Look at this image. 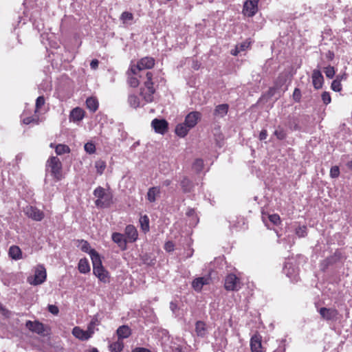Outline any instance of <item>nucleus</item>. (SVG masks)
<instances>
[{
	"label": "nucleus",
	"mask_w": 352,
	"mask_h": 352,
	"mask_svg": "<svg viewBox=\"0 0 352 352\" xmlns=\"http://www.w3.org/2000/svg\"><path fill=\"white\" fill-rule=\"evenodd\" d=\"M26 327L31 331L39 335H42L45 332V327L43 323L38 321L28 320L25 323Z\"/></svg>",
	"instance_id": "obj_17"
},
{
	"label": "nucleus",
	"mask_w": 352,
	"mask_h": 352,
	"mask_svg": "<svg viewBox=\"0 0 352 352\" xmlns=\"http://www.w3.org/2000/svg\"><path fill=\"white\" fill-rule=\"evenodd\" d=\"M46 170L51 175L59 181L62 179V163L58 157L55 156L50 157L46 162Z\"/></svg>",
	"instance_id": "obj_3"
},
{
	"label": "nucleus",
	"mask_w": 352,
	"mask_h": 352,
	"mask_svg": "<svg viewBox=\"0 0 352 352\" xmlns=\"http://www.w3.org/2000/svg\"><path fill=\"white\" fill-rule=\"evenodd\" d=\"M154 65V58L151 57H144L140 59L138 62L137 65L131 66V72L135 75H138L140 73L145 75L147 72H148V71L145 70L152 68Z\"/></svg>",
	"instance_id": "obj_5"
},
{
	"label": "nucleus",
	"mask_w": 352,
	"mask_h": 352,
	"mask_svg": "<svg viewBox=\"0 0 352 352\" xmlns=\"http://www.w3.org/2000/svg\"><path fill=\"white\" fill-rule=\"evenodd\" d=\"M8 254L10 257L15 261L22 258L21 250L16 245H12L10 247Z\"/></svg>",
	"instance_id": "obj_27"
},
{
	"label": "nucleus",
	"mask_w": 352,
	"mask_h": 352,
	"mask_svg": "<svg viewBox=\"0 0 352 352\" xmlns=\"http://www.w3.org/2000/svg\"><path fill=\"white\" fill-rule=\"evenodd\" d=\"M249 44H250V43H248V42H244V43H243L240 44V45H239V48L240 51H241H241H244L246 48H248V47Z\"/></svg>",
	"instance_id": "obj_55"
},
{
	"label": "nucleus",
	"mask_w": 352,
	"mask_h": 352,
	"mask_svg": "<svg viewBox=\"0 0 352 352\" xmlns=\"http://www.w3.org/2000/svg\"><path fill=\"white\" fill-rule=\"evenodd\" d=\"M171 182L168 179H166L165 181L163 182V185L165 186H168L170 184Z\"/></svg>",
	"instance_id": "obj_59"
},
{
	"label": "nucleus",
	"mask_w": 352,
	"mask_h": 352,
	"mask_svg": "<svg viewBox=\"0 0 352 352\" xmlns=\"http://www.w3.org/2000/svg\"><path fill=\"white\" fill-rule=\"evenodd\" d=\"M240 279L234 274H228L225 279V288L228 291H237L241 287Z\"/></svg>",
	"instance_id": "obj_9"
},
{
	"label": "nucleus",
	"mask_w": 352,
	"mask_h": 352,
	"mask_svg": "<svg viewBox=\"0 0 352 352\" xmlns=\"http://www.w3.org/2000/svg\"><path fill=\"white\" fill-rule=\"evenodd\" d=\"M267 137V132L265 129H263L259 134V139L260 140H264Z\"/></svg>",
	"instance_id": "obj_54"
},
{
	"label": "nucleus",
	"mask_w": 352,
	"mask_h": 352,
	"mask_svg": "<svg viewBox=\"0 0 352 352\" xmlns=\"http://www.w3.org/2000/svg\"><path fill=\"white\" fill-rule=\"evenodd\" d=\"M151 126L153 128L155 133L164 135L168 129V123L164 119H154L151 122Z\"/></svg>",
	"instance_id": "obj_13"
},
{
	"label": "nucleus",
	"mask_w": 352,
	"mask_h": 352,
	"mask_svg": "<svg viewBox=\"0 0 352 352\" xmlns=\"http://www.w3.org/2000/svg\"><path fill=\"white\" fill-rule=\"evenodd\" d=\"M55 151L57 155H62L64 153H68L70 149L68 146L65 144H58L55 148Z\"/></svg>",
	"instance_id": "obj_39"
},
{
	"label": "nucleus",
	"mask_w": 352,
	"mask_h": 352,
	"mask_svg": "<svg viewBox=\"0 0 352 352\" xmlns=\"http://www.w3.org/2000/svg\"><path fill=\"white\" fill-rule=\"evenodd\" d=\"M78 268L79 272L82 274L88 273L90 271V266L88 260L87 258H81L79 261Z\"/></svg>",
	"instance_id": "obj_30"
},
{
	"label": "nucleus",
	"mask_w": 352,
	"mask_h": 352,
	"mask_svg": "<svg viewBox=\"0 0 352 352\" xmlns=\"http://www.w3.org/2000/svg\"><path fill=\"white\" fill-rule=\"evenodd\" d=\"M90 352H98V349L96 348H93Z\"/></svg>",
	"instance_id": "obj_64"
},
{
	"label": "nucleus",
	"mask_w": 352,
	"mask_h": 352,
	"mask_svg": "<svg viewBox=\"0 0 352 352\" xmlns=\"http://www.w3.org/2000/svg\"><path fill=\"white\" fill-rule=\"evenodd\" d=\"M111 352H121L124 348L122 340H118L116 342H112L109 346Z\"/></svg>",
	"instance_id": "obj_33"
},
{
	"label": "nucleus",
	"mask_w": 352,
	"mask_h": 352,
	"mask_svg": "<svg viewBox=\"0 0 352 352\" xmlns=\"http://www.w3.org/2000/svg\"><path fill=\"white\" fill-rule=\"evenodd\" d=\"M92 265L94 274L99 279L100 281L107 283L110 281L109 272L102 266L101 258L94 256Z\"/></svg>",
	"instance_id": "obj_4"
},
{
	"label": "nucleus",
	"mask_w": 352,
	"mask_h": 352,
	"mask_svg": "<svg viewBox=\"0 0 352 352\" xmlns=\"http://www.w3.org/2000/svg\"><path fill=\"white\" fill-rule=\"evenodd\" d=\"M250 348L252 352H263L261 337L259 335H254L250 340Z\"/></svg>",
	"instance_id": "obj_20"
},
{
	"label": "nucleus",
	"mask_w": 352,
	"mask_h": 352,
	"mask_svg": "<svg viewBox=\"0 0 352 352\" xmlns=\"http://www.w3.org/2000/svg\"><path fill=\"white\" fill-rule=\"evenodd\" d=\"M80 247L82 252H86L89 254L91 261H93V258L94 256L96 257H100V254L94 250L92 249L89 245V243L85 240H81L80 241Z\"/></svg>",
	"instance_id": "obj_21"
},
{
	"label": "nucleus",
	"mask_w": 352,
	"mask_h": 352,
	"mask_svg": "<svg viewBox=\"0 0 352 352\" xmlns=\"http://www.w3.org/2000/svg\"><path fill=\"white\" fill-rule=\"evenodd\" d=\"M195 331L198 336H205L207 333L206 324L202 321H197L195 324Z\"/></svg>",
	"instance_id": "obj_31"
},
{
	"label": "nucleus",
	"mask_w": 352,
	"mask_h": 352,
	"mask_svg": "<svg viewBox=\"0 0 352 352\" xmlns=\"http://www.w3.org/2000/svg\"><path fill=\"white\" fill-rule=\"evenodd\" d=\"M99 61L97 59H94L90 63V67L92 69H96L98 67Z\"/></svg>",
	"instance_id": "obj_53"
},
{
	"label": "nucleus",
	"mask_w": 352,
	"mask_h": 352,
	"mask_svg": "<svg viewBox=\"0 0 352 352\" xmlns=\"http://www.w3.org/2000/svg\"><path fill=\"white\" fill-rule=\"evenodd\" d=\"M228 108L229 106L227 104H219L215 107L214 115L219 118H223L227 114Z\"/></svg>",
	"instance_id": "obj_28"
},
{
	"label": "nucleus",
	"mask_w": 352,
	"mask_h": 352,
	"mask_svg": "<svg viewBox=\"0 0 352 352\" xmlns=\"http://www.w3.org/2000/svg\"><path fill=\"white\" fill-rule=\"evenodd\" d=\"M120 19L124 24L131 25L133 20V14L129 12H124L120 15Z\"/></svg>",
	"instance_id": "obj_34"
},
{
	"label": "nucleus",
	"mask_w": 352,
	"mask_h": 352,
	"mask_svg": "<svg viewBox=\"0 0 352 352\" xmlns=\"http://www.w3.org/2000/svg\"><path fill=\"white\" fill-rule=\"evenodd\" d=\"M117 336L119 340L128 338L131 335V329L127 325H122L118 327L116 331Z\"/></svg>",
	"instance_id": "obj_24"
},
{
	"label": "nucleus",
	"mask_w": 352,
	"mask_h": 352,
	"mask_svg": "<svg viewBox=\"0 0 352 352\" xmlns=\"http://www.w3.org/2000/svg\"><path fill=\"white\" fill-rule=\"evenodd\" d=\"M106 166V162L102 160H98L95 162V168L98 175H102L104 173Z\"/></svg>",
	"instance_id": "obj_36"
},
{
	"label": "nucleus",
	"mask_w": 352,
	"mask_h": 352,
	"mask_svg": "<svg viewBox=\"0 0 352 352\" xmlns=\"http://www.w3.org/2000/svg\"><path fill=\"white\" fill-rule=\"evenodd\" d=\"M186 215L189 217H192V222L190 223V225H196L198 223L199 219L195 214V211L194 209H188L186 211Z\"/></svg>",
	"instance_id": "obj_41"
},
{
	"label": "nucleus",
	"mask_w": 352,
	"mask_h": 352,
	"mask_svg": "<svg viewBox=\"0 0 352 352\" xmlns=\"http://www.w3.org/2000/svg\"><path fill=\"white\" fill-rule=\"evenodd\" d=\"M239 52H241V51H240V50H239V45H237L236 46L235 50H234V51H232V54H233V55L236 56V55H237Z\"/></svg>",
	"instance_id": "obj_57"
},
{
	"label": "nucleus",
	"mask_w": 352,
	"mask_h": 352,
	"mask_svg": "<svg viewBox=\"0 0 352 352\" xmlns=\"http://www.w3.org/2000/svg\"><path fill=\"white\" fill-rule=\"evenodd\" d=\"M346 166L350 169H352V160L347 162Z\"/></svg>",
	"instance_id": "obj_61"
},
{
	"label": "nucleus",
	"mask_w": 352,
	"mask_h": 352,
	"mask_svg": "<svg viewBox=\"0 0 352 352\" xmlns=\"http://www.w3.org/2000/svg\"><path fill=\"white\" fill-rule=\"evenodd\" d=\"M296 234L299 237H304L307 235V227L303 226H299L296 229Z\"/></svg>",
	"instance_id": "obj_44"
},
{
	"label": "nucleus",
	"mask_w": 352,
	"mask_h": 352,
	"mask_svg": "<svg viewBox=\"0 0 352 352\" xmlns=\"http://www.w3.org/2000/svg\"><path fill=\"white\" fill-rule=\"evenodd\" d=\"M45 102V100L43 96H38L37 98L35 104V113L44 105ZM22 122L25 124H37L39 122V118L36 114L32 116L25 117V114L23 113L22 116Z\"/></svg>",
	"instance_id": "obj_8"
},
{
	"label": "nucleus",
	"mask_w": 352,
	"mask_h": 352,
	"mask_svg": "<svg viewBox=\"0 0 352 352\" xmlns=\"http://www.w3.org/2000/svg\"><path fill=\"white\" fill-rule=\"evenodd\" d=\"M84 148L89 154H94L96 152L95 144L91 141L87 142L84 146Z\"/></svg>",
	"instance_id": "obj_42"
},
{
	"label": "nucleus",
	"mask_w": 352,
	"mask_h": 352,
	"mask_svg": "<svg viewBox=\"0 0 352 352\" xmlns=\"http://www.w3.org/2000/svg\"><path fill=\"white\" fill-rule=\"evenodd\" d=\"M94 195L97 198L95 204L98 208H109L112 204V195L109 192H107L105 189L101 186L97 187L93 192Z\"/></svg>",
	"instance_id": "obj_2"
},
{
	"label": "nucleus",
	"mask_w": 352,
	"mask_h": 352,
	"mask_svg": "<svg viewBox=\"0 0 352 352\" xmlns=\"http://www.w3.org/2000/svg\"><path fill=\"white\" fill-rule=\"evenodd\" d=\"M85 111L80 107L74 108L70 113V120L74 122H79L83 119Z\"/></svg>",
	"instance_id": "obj_25"
},
{
	"label": "nucleus",
	"mask_w": 352,
	"mask_h": 352,
	"mask_svg": "<svg viewBox=\"0 0 352 352\" xmlns=\"http://www.w3.org/2000/svg\"><path fill=\"white\" fill-rule=\"evenodd\" d=\"M331 87L334 91L339 92L342 90V86L341 84V80L339 79V76H337L336 78L332 82Z\"/></svg>",
	"instance_id": "obj_40"
},
{
	"label": "nucleus",
	"mask_w": 352,
	"mask_h": 352,
	"mask_svg": "<svg viewBox=\"0 0 352 352\" xmlns=\"http://www.w3.org/2000/svg\"><path fill=\"white\" fill-rule=\"evenodd\" d=\"M47 278L46 270L43 265H37L34 267V276L28 277L27 281L32 285H38L43 283Z\"/></svg>",
	"instance_id": "obj_6"
},
{
	"label": "nucleus",
	"mask_w": 352,
	"mask_h": 352,
	"mask_svg": "<svg viewBox=\"0 0 352 352\" xmlns=\"http://www.w3.org/2000/svg\"><path fill=\"white\" fill-rule=\"evenodd\" d=\"M339 76V79H340L341 80L342 79H346V74H343L342 76Z\"/></svg>",
	"instance_id": "obj_62"
},
{
	"label": "nucleus",
	"mask_w": 352,
	"mask_h": 352,
	"mask_svg": "<svg viewBox=\"0 0 352 352\" xmlns=\"http://www.w3.org/2000/svg\"><path fill=\"white\" fill-rule=\"evenodd\" d=\"M274 135L278 140H284L286 138V133L283 129H278L274 131Z\"/></svg>",
	"instance_id": "obj_46"
},
{
	"label": "nucleus",
	"mask_w": 352,
	"mask_h": 352,
	"mask_svg": "<svg viewBox=\"0 0 352 352\" xmlns=\"http://www.w3.org/2000/svg\"><path fill=\"white\" fill-rule=\"evenodd\" d=\"M324 72L326 76L329 78H332L335 75V69L333 67L328 66L324 68Z\"/></svg>",
	"instance_id": "obj_43"
},
{
	"label": "nucleus",
	"mask_w": 352,
	"mask_h": 352,
	"mask_svg": "<svg viewBox=\"0 0 352 352\" xmlns=\"http://www.w3.org/2000/svg\"><path fill=\"white\" fill-rule=\"evenodd\" d=\"M259 0H246L244 3L243 13L245 16H253L258 11Z\"/></svg>",
	"instance_id": "obj_11"
},
{
	"label": "nucleus",
	"mask_w": 352,
	"mask_h": 352,
	"mask_svg": "<svg viewBox=\"0 0 352 352\" xmlns=\"http://www.w3.org/2000/svg\"><path fill=\"white\" fill-rule=\"evenodd\" d=\"M190 130V129L184 122H182L176 126L175 133L179 138H184Z\"/></svg>",
	"instance_id": "obj_26"
},
{
	"label": "nucleus",
	"mask_w": 352,
	"mask_h": 352,
	"mask_svg": "<svg viewBox=\"0 0 352 352\" xmlns=\"http://www.w3.org/2000/svg\"><path fill=\"white\" fill-rule=\"evenodd\" d=\"M321 317L326 320H335L338 316V311L336 309L322 307L319 309Z\"/></svg>",
	"instance_id": "obj_14"
},
{
	"label": "nucleus",
	"mask_w": 352,
	"mask_h": 352,
	"mask_svg": "<svg viewBox=\"0 0 352 352\" xmlns=\"http://www.w3.org/2000/svg\"><path fill=\"white\" fill-rule=\"evenodd\" d=\"M48 311L52 314L53 315H58L59 312V309L57 306L54 305H48Z\"/></svg>",
	"instance_id": "obj_49"
},
{
	"label": "nucleus",
	"mask_w": 352,
	"mask_h": 352,
	"mask_svg": "<svg viewBox=\"0 0 352 352\" xmlns=\"http://www.w3.org/2000/svg\"><path fill=\"white\" fill-rule=\"evenodd\" d=\"M0 311H2L3 314L6 316H8V314L9 312L7 309H6L3 307V306L1 304H0Z\"/></svg>",
	"instance_id": "obj_56"
},
{
	"label": "nucleus",
	"mask_w": 352,
	"mask_h": 352,
	"mask_svg": "<svg viewBox=\"0 0 352 352\" xmlns=\"http://www.w3.org/2000/svg\"><path fill=\"white\" fill-rule=\"evenodd\" d=\"M127 74H128V83L130 85V86H131L133 87H138L140 83V81L137 78L138 75L133 74L131 72V69L128 71ZM138 76L141 78V80L143 81V82L146 80V78L144 79V77L146 76V74L143 75L141 73H140L138 74Z\"/></svg>",
	"instance_id": "obj_22"
},
{
	"label": "nucleus",
	"mask_w": 352,
	"mask_h": 352,
	"mask_svg": "<svg viewBox=\"0 0 352 352\" xmlns=\"http://www.w3.org/2000/svg\"><path fill=\"white\" fill-rule=\"evenodd\" d=\"M340 175V169L337 166H332L330 170V176L332 178H337Z\"/></svg>",
	"instance_id": "obj_47"
},
{
	"label": "nucleus",
	"mask_w": 352,
	"mask_h": 352,
	"mask_svg": "<svg viewBox=\"0 0 352 352\" xmlns=\"http://www.w3.org/2000/svg\"><path fill=\"white\" fill-rule=\"evenodd\" d=\"M72 334L75 338L82 341H85L92 337L94 334V330L91 326L88 327V329L86 331L82 330L79 327H75L72 329Z\"/></svg>",
	"instance_id": "obj_10"
},
{
	"label": "nucleus",
	"mask_w": 352,
	"mask_h": 352,
	"mask_svg": "<svg viewBox=\"0 0 352 352\" xmlns=\"http://www.w3.org/2000/svg\"><path fill=\"white\" fill-rule=\"evenodd\" d=\"M221 344L223 346H226V340H221Z\"/></svg>",
	"instance_id": "obj_63"
},
{
	"label": "nucleus",
	"mask_w": 352,
	"mask_h": 352,
	"mask_svg": "<svg viewBox=\"0 0 352 352\" xmlns=\"http://www.w3.org/2000/svg\"><path fill=\"white\" fill-rule=\"evenodd\" d=\"M181 186L184 192H190L192 188V183L188 178L184 177L181 181Z\"/></svg>",
	"instance_id": "obj_37"
},
{
	"label": "nucleus",
	"mask_w": 352,
	"mask_h": 352,
	"mask_svg": "<svg viewBox=\"0 0 352 352\" xmlns=\"http://www.w3.org/2000/svg\"><path fill=\"white\" fill-rule=\"evenodd\" d=\"M131 352H151V350L144 347H135Z\"/></svg>",
	"instance_id": "obj_52"
},
{
	"label": "nucleus",
	"mask_w": 352,
	"mask_h": 352,
	"mask_svg": "<svg viewBox=\"0 0 352 352\" xmlns=\"http://www.w3.org/2000/svg\"><path fill=\"white\" fill-rule=\"evenodd\" d=\"M25 214L30 219L40 221L44 218V213L35 206H28L24 208Z\"/></svg>",
	"instance_id": "obj_12"
},
{
	"label": "nucleus",
	"mask_w": 352,
	"mask_h": 352,
	"mask_svg": "<svg viewBox=\"0 0 352 352\" xmlns=\"http://www.w3.org/2000/svg\"><path fill=\"white\" fill-rule=\"evenodd\" d=\"M201 119V113L198 111H192L185 118L184 123L191 129L196 126Z\"/></svg>",
	"instance_id": "obj_16"
},
{
	"label": "nucleus",
	"mask_w": 352,
	"mask_h": 352,
	"mask_svg": "<svg viewBox=\"0 0 352 352\" xmlns=\"http://www.w3.org/2000/svg\"><path fill=\"white\" fill-rule=\"evenodd\" d=\"M160 189L159 187L150 188L147 192V199L150 202H154L156 197L160 195Z\"/></svg>",
	"instance_id": "obj_29"
},
{
	"label": "nucleus",
	"mask_w": 352,
	"mask_h": 352,
	"mask_svg": "<svg viewBox=\"0 0 352 352\" xmlns=\"http://www.w3.org/2000/svg\"><path fill=\"white\" fill-rule=\"evenodd\" d=\"M268 219L274 225H278L280 222V218L277 214L268 215Z\"/></svg>",
	"instance_id": "obj_45"
},
{
	"label": "nucleus",
	"mask_w": 352,
	"mask_h": 352,
	"mask_svg": "<svg viewBox=\"0 0 352 352\" xmlns=\"http://www.w3.org/2000/svg\"><path fill=\"white\" fill-rule=\"evenodd\" d=\"M124 236L127 243H133L138 238V233L136 228L133 225H128L124 230Z\"/></svg>",
	"instance_id": "obj_15"
},
{
	"label": "nucleus",
	"mask_w": 352,
	"mask_h": 352,
	"mask_svg": "<svg viewBox=\"0 0 352 352\" xmlns=\"http://www.w3.org/2000/svg\"><path fill=\"white\" fill-rule=\"evenodd\" d=\"M192 169L197 172L200 173L204 168V161L201 159H196L192 164Z\"/></svg>",
	"instance_id": "obj_38"
},
{
	"label": "nucleus",
	"mask_w": 352,
	"mask_h": 352,
	"mask_svg": "<svg viewBox=\"0 0 352 352\" xmlns=\"http://www.w3.org/2000/svg\"><path fill=\"white\" fill-rule=\"evenodd\" d=\"M274 352H285V348H283V347H278Z\"/></svg>",
	"instance_id": "obj_60"
},
{
	"label": "nucleus",
	"mask_w": 352,
	"mask_h": 352,
	"mask_svg": "<svg viewBox=\"0 0 352 352\" xmlns=\"http://www.w3.org/2000/svg\"><path fill=\"white\" fill-rule=\"evenodd\" d=\"M173 352H184L180 347H175L173 349Z\"/></svg>",
	"instance_id": "obj_58"
},
{
	"label": "nucleus",
	"mask_w": 352,
	"mask_h": 352,
	"mask_svg": "<svg viewBox=\"0 0 352 352\" xmlns=\"http://www.w3.org/2000/svg\"><path fill=\"white\" fill-rule=\"evenodd\" d=\"M141 229L144 232L149 230V219L146 215L142 216L140 219Z\"/></svg>",
	"instance_id": "obj_35"
},
{
	"label": "nucleus",
	"mask_w": 352,
	"mask_h": 352,
	"mask_svg": "<svg viewBox=\"0 0 352 352\" xmlns=\"http://www.w3.org/2000/svg\"><path fill=\"white\" fill-rule=\"evenodd\" d=\"M311 78L313 86L316 89L322 88L324 82V78L322 75V73L319 70L314 69L313 71Z\"/></svg>",
	"instance_id": "obj_19"
},
{
	"label": "nucleus",
	"mask_w": 352,
	"mask_h": 352,
	"mask_svg": "<svg viewBox=\"0 0 352 352\" xmlns=\"http://www.w3.org/2000/svg\"><path fill=\"white\" fill-rule=\"evenodd\" d=\"M146 80L144 82V86L141 88L140 96L142 100L140 99L139 96L135 94H130L128 97V102L132 108H138L144 106L146 103L151 102L153 100L154 94L155 89L153 87V82L152 81L153 74L151 72H147L144 79Z\"/></svg>",
	"instance_id": "obj_1"
},
{
	"label": "nucleus",
	"mask_w": 352,
	"mask_h": 352,
	"mask_svg": "<svg viewBox=\"0 0 352 352\" xmlns=\"http://www.w3.org/2000/svg\"><path fill=\"white\" fill-rule=\"evenodd\" d=\"M322 102H324V104H328L331 102V96H330V94L329 92L327 91H324L322 94Z\"/></svg>",
	"instance_id": "obj_48"
},
{
	"label": "nucleus",
	"mask_w": 352,
	"mask_h": 352,
	"mask_svg": "<svg viewBox=\"0 0 352 352\" xmlns=\"http://www.w3.org/2000/svg\"><path fill=\"white\" fill-rule=\"evenodd\" d=\"M210 278L208 276L198 277L192 282V287L196 292H201L204 285L210 283Z\"/></svg>",
	"instance_id": "obj_18"
},
{
	"label": "nucleus",
	"mask_w": 352,
	"mask_h": 352,
	"mask_svg": "<svg viewBox=\"0 0 352 352\" xmlns=\"http://www.w3.org/2000/svg\"><path fill=\"white\" fill-rule=\"evenodd\" d=\"M293 98L295 101L299 102L301 98V92L300 90L298 88H296L294 89V91L293 93Z\"/></svg>",
	"instance_id": "obj_50"
},
{
	"label": "nucleus",
	"mask_w": 352,
	"mask_h": 352,
	"mask_svg": "<svg viewBox=\"0 0 352 352\" xmlns=\"http://www.w3.org/2000/svg\"><path fill=\"white\" fill-rule=\"evenodd\" d=\"M164 249L167 252H172L174 250V243L172 241H168L164 245Z\"/></svg>",
	"instance_id": "obj_51"
},
{
	"label": "nucleus",
	"mask_w": 352,
	"mask_h": 352,
	"mask_svg": "<svg viewBox=\"0 0 352 352\" xmlns=\"http://www.w3.org/2000/svg\"><path fill=\"white\" fill-rule=\"evenodd\" d=\"M283 273L292 282H297L298 280V267L296 265L295 259H288L285 261L283 267Z\"/></svg>",
	"instance_id": "obj_7"
},
{
	"label": "nucleus",
	"mask_w": 352,
	"mask_h": 352,
	"mask_svg": "<svg viewBox=\"0 0 352 352\" xmlns=\"http://www.w3.org/2000/svg\"><path fill=\"white\" fill-rule=\"evenodd\" d=\"M86 105L91 111L95 112L98 108V102L96 98L90 97L87 99Z\"/></svg>",
	"instance_id": "obj_32"
},
{
	"label": "nucleus",
	"mask_w": 352,
	"mask_h": 352,
	"mask_svg": "<svg viewBox=\"0 0 352 352\" xmlns=\"http://www.w3.org/2000/svg\"><path fill=\"white\" fill-rule=\"evenodd\" d=\"M111 239L114 243L118 244L119 247L122 249H125L126 247L127 241L126 240L124 234L119 232H113L111 236Z\"/></svg>",
	"instance_id": "obj_23"
}]
</instances>
